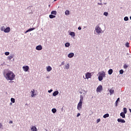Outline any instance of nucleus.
I'll return each mask as SVG.
<instances>
[{"label": "nucleus", "instance_id": "nucleus-1", "mask_svg": "<svg viewBox=\"0 0 131 131\" xmlns=\"http://www.w3.org/2000/svg\"><path fill=\"white\" fill-rule=\"evenodd\" d=\"M3 74L7 80H14L15 77H16V75H15V74L12 71L4 72Z\"/></svg>", "mask_w": 131, "mask_h": 131}, {"label": "nucleus", "instance_id": "nucleus-2", "mask_svg": "<svg viewBox=\"0 0 131 131\" xmlns=\"http://www.w3.org/2000/svg\"><path fill=\"white\" fill-rule=\"evenodd\" d=\"M98 80L102 81L103 77H106V74L105 72L102 71L99 73Z\"/></svg>", "mask_w": 131, "mask_h": 131}, {"label": "nucleus", "instance_id": "nucleus-3", "mask_svg": "<svg viewBox=\"0 0 131 131\" xmlns=\"http://www.w3.org/2000/svg\"><path fill=\"white\" fill-rule=\"evenodd\" d=\"M82 107V99H80L77 105L78 110H80Z\"/></svg>", "mask_w": 131, "mask_h": 131}, {"label": "nucleus", "instance_id": "nucleus-4", "mask_svg": "<svg viewBox=\"0 0 131 131\" xmlns=\"http://www.w3.org/2000/svg\"><path fill=\"white\" fill-rule=\"evenodd\" d=\"M102 91H103V86L101 85H100L97 87L96 92H97V93H100V92H102Z\"/></svg>", "mask_w": 131, "mask_h": 131}, {"label": "nucleus", "instance_id": "nucleus-5", "mask_svg": "<svg viewBox=\"0 0 131 131\" xmlns=\"http://www.w3.org/2000/svg\"><path fill=\"white\" fill-rule=\"evenodd\" d=\"M95 30H96L97 33H98V34L101 33V32L102 31V29H101V28H100V27H99V26H96V27L95 28Z\"/></svg>", "mask_w": 131, "mask_h": 131}, {"label": "nucleus", "instance_id": "nucleus-6", "mask_svg": "<svg viewBox=\"0 0 131 131\" xmlns=\"http://www.w3.org/2000/svg\"><path fill=\"white\" fill-rule=\"evenodd\" d=\"M85 77L87 79H89V78H91V77H92V73L90 72H87L85 74Z\"/></svg>", "mask_w": 131, "mask_h": 131}, {"label": "nucleus", "instance_id": "nucleus-7", "mask_svg": "<svg viewBox=\"0 0 131 131\" xmlns=\"http://www.w3.org/2000/svg\"><path fill=\"white\" fill-rule=\"evenodd\" d=\"M23 69L24 71H25V72H27V71H28V70H29V67H28V66H24L23 67Z\"/></svg>", "mask_w": 131, "mask_h": 131}, {"label": "nucleus", "instance_id": "nucleus-8", "mask_svg": "<svg viewBox=\"0 0 131 131\" xmlns=\"http://www.w3.org/2000/svg\"><path fill=\"white\" fill-rule=\"evenodd\" d=\"M10 31H11V28H10V27H7L5 29V30H4V32L5 33H9V32H10Z\"/></svg>", "mask_w": 131, "mask_h": 131}, {"label": "nucleus", "instance_id": "nucleus-9", "mask_svg": "<svg viewBox=\"0 0 131 131\" xmlns=\"http://www.w3.org/2000/svg\"><path fill=\"white\" fill-rule=\"evenodd\" d=\"M36 50L37 51H41V50H42V47L41 45H38L36 47Z\"/></svg>", "mask_w": 131, "mask_h": 131}, {"label": "nucleus", "instance_id": "nucleus-10", "mask_svg": "<svg viewBox=\"0 0 131 131\" xmlns=\"http://www.w3.org/2000/svg\"><path fill=\"white\" fill-rule=\"evenodd\" d=\"M117 121L119 122H121V123H125V120L122 119H118Z\"/></svg>", "mask_w": 131, "mask_h": 131}, {"label": "nucleus", "instance_id": "nucleus-11", "mask_svg": "<svg viewBox=\"0 0 131 131\" xmlns=\"http://www.w3.org/2000/svg\"><path fill=\"white\" fill-rule=\"evenodd\" d=\"M31 131H37V128H36V127L33 126L31 127Z\"/></svg>", "mask_w": 131, "mask_h": 131}, {"label": "nucleus", "instance_id": "nucleus-12", "mask_svg": "<svg viewBox=\"0 0 131 131\" xmlns=\"http://www.w3.org/2000/svg\"><path fill=\"white\" fill-rule=\"evenodd\" d=\"M110 95H113V94H114V89H113V88H112L110 90Z\"/></svg>", "mask_w": 131, "mask_h": 131}, {"label": "nucleus", "instance_id": "nucleus-13", "mask_svg": "<svg viewBox=\"0 0 131 131\" xmlns=\"http://www.w3.org/2000/svg\"><path fill=\"white\" fill-rule=\"evenodd\" d=\"M14 58V55H11L8 56L7 58L8 60H12Z\"/></svg>", "mask_w": 131, "mask_h": 131}, {"label": "nucleus", "instance_id": "nucleus-14", "mask_svg": "<svg viewBox=\"0 0 131 131\" xmlns=\"http://www.w3.org/2000/svg\"><path fill=\"white\" fill-rule=\"evenodd\" d=\"M120 116H121L122 118H125V114L123 112H122L120 113Z\"/></svg>", "mask_w": 131, "mask_h": 131}, {"label": "nucleus", "instance_id": "nucleus-15", "mask_svg": "<svg viewBox=\"0 0 131 131\" xmlns=\"http://www.w3.org/2000/svg\"><path fill=\"white\" fill-rule=\"evenodd\" d=\"M34 29H35L34 28L29 29L28 30L26 31V33H27V32H29L30 31H32V30H34Z\"/></svg>", "mask_w": 131, "mask_h": 131}, {"label": "nucleus", "instance_id": "nucleus-16", "mask_svg": "<svg viewBox=\"0 0 131 131\" xmlns=\"http://www.w3.org/2000/svg\"><path fill=\"white\" fill-rule=\"evenodd\" d=\"M47 70L48 72H50V71H51V70H52V67H51V66H48L47 68Z\"/></svg>", "mask_w": 131, "mask_h": 131}, {"label": "nucleus", "instance_id": "nucleus-17", "mask_svg": "<svg viewBox=\"0 0 131 131\" xmlns=\"http://www.w3.org/2000/svg\"><path fill=\"white\" fill-rule=\"evenodd\" d=\"M74 56V53H70L68 55L69 58H72V57H73Z\"/></svg>", "mask_w": 131, "mask_h": 131}, {"label": "nucleus", "instance_id": "nucleus-18", "mask_svg": "<svg viewBox=\"0 0 131 131\" xmlns=\"http://www.w3.org/2000/svg\"><path fill=\"white\" fill-rule=\"evenodd\" d=\"M108 73L110 75H111V74H112V73H113V70L112 69H110L108 71Z\"/></svg>", "mask_w": 131, "mask_h": 131}, {"label": "nucleus", "instance_id": "nucleus-19", "mask_svg": "<svg viewBox=\"0 0 131 131\" xmlns=\"http://www.w3.org/2000/svg\"><path fill=\"white\" fill-rule=\"evenodd\" d=\"M59 94V91H55L53 93V96L55 97V96H57Z\"/></svg>", "mask_w": 131, "mask_h": 131}, {"label": "nucleus", "instance_id": "nucleus-20", "mask_svg": "<svg viewBox=\"0 0 131 131\" xmlns=\"http://www.w3.org/2000/svg\"><path fill=\"white\" fill-rule=\"evenodd\" d=\"M70 35L73 36V37H74V36H75V33L74 32H71L70 34Z\"/></svg>", "mask_w": 131, "mask_h": 131}, {"label": "nucleus", "instance_id": "nucleus-21", "mask_svg": "<svg viewBox=\"0 0 131 131\" xmlns=\"http://www.w3.org/2000/svg\"><path fill=\"white\" fill-rule=\"evenodd\" d=\"M49 18H50V19H53L54 18H56V16L53 15V14H50L49 15Z\"/></svg>", "mask_w": 131, "mask_h": 131}, {"label": "nucleus", "instance_id": "nucleus-22", "mask_svg": "<svg viewBox=\"0 0 131 131\" xmlns=\"http://www.w3.org/2000/svg\"><path fill=\"white\" fill-rule=\"evenodd\" d=\"M123 111L124 112L123 113H124L125 114H126V113H127V109H126V107L123 108Z\"/></svg>", "mask_w": 131, "mask_h": 131}, {"label": "nucleus", "instance_id": "nucleus-23", "mask_svg": "<svg viewBox=\"0 0 131 131\" xmlns=\"http://www.w3.org/2000/svg\"><path fill=\"white\" fill-rule=\"evenodd\" d=\"M65 14L66 15H68L69 14H70V11H69V10H66L65 11Z\"/></svg>", "mask_w": 131, "mask_h": 131}, {"label": "nucleus", "instance_id": "nucleus-24", "mask_svg": "<svg viewBox=\"0 0 131 131\" xmlns=\"http://www.w3.org/2000/svg\"><path fill=\"white\" fill-rule=\"evenodd\" d=\"M107 117H109V114H106L103 116V118H107Z\"/></svg>", "mask_w": 131, "mask_h": 131}, {"label": "nucleus", "instance_id": "nucleus-25", "mask_svg": "<svg viewBox=\"0 0 131 131\" xmlns=\"http://www.w3.org/2000/svg\"><path fill=\"white\" fill-rule=\"evenodd\" d=\"M51 14H52V15H57V11H52L51 12Z\"/></svg>", "mask_w": 131, "mask_h": 131}, {"label": "nucleus", "instance_id": "nucleus-26", "mask_svg": "<svg viewBox=\"0 0 131 131\" xmlns=\"http://www.w3.org/2000/svg\"><path fill=\"white\" fill-rule=\"evenodd\" d=\"M5 29H6V28H5V26H2L1 27V31H2L5 32Z\"/></svg>", "mask_w": 131, "mask_h": 131}, {"label": "nucleus", "instance_id": "nucleus-27", "mask_svg": "<svg viewBox=\"0 0 131 131\" xmlns=\"http://www.w3.org/2000/svg\"><path fill=\"white\" fill-rule=\"evenodd\" d=\"M52 112L53 113H56L57 112V110L56 108H53L52 110Z\"/></svg>", "mask_w": 131, "mask_h": 131}, {"label": "nucleus", "instance_id": "nucleus-28", "mask_svg": "<svg viewBox=\"0 0 131 131\" xmlns=\"http://www.w3.org/2000/svg\"><path fill=\"white\" fill-rule=\"evenodd\" d=\"M119 102V99H117L116 102H115L116 107H117V104Z\"/></svg>", "mask_w": 131, "mask_h": 131}, {"label": "nucleus", "instance_id": "nucleus-29", "mask_svg": "<svg viewBox=\"0 0 131 131\" xmlns=\"http://www.w3.org/2000/svg\"><path fill=\"white\" fill-rule=\"evenodd\" d=\"M70 43H65V47H66L67 48H68V47H70Z\"/></svg>", "mask_w": 131, "mask_h": 131}, {"label": "nucleus", "instance_id": "nucleus-30", "mask_svg": "<svg viewBox=\"0 0 131 131\" xmlns=\"http://www.w3.org/2000/svg\"><path fill=\"white\" fill-rule=\"evenodd\" d=\"M124 21H128V17L125 16V17L124 18Z\"/></svg>", "mask_w": 131, "mask_h": 131}, {"label": "nucleus", "instance_id": "nucleus-31", "mask_svg": "<svg viewBox=\"0 0 131 131\" xmlns=\"http://www.w3.org/2000/svg\"><path fill=\"white\" fill-rule=\"evenodd\" d=\"M31 93H32V97H34V90H33V91H31Z\"/></svg>", "mask_w": 131, "mask_h": 131}, {"label": "nucleus", "instance_id": "nucleus-32", "mask_svg": "<svg viewBox=\"0 0 131 131\" xmlns=\"http://www.w3.org/2000/svg\"><path fill=\"white\" fill-rule=\"evenodd\" d=\"M125 46L127 47V48H129V43L128 42H126L125 43Z\"/></svg>", "mask_w": 131, "mask_h": 131}, {"label": "nucleus", "instance_id": "nucleus-33", "mask_svg": "<svg viewBox=\"0 0 131 131\" xmlns=\"http://www.w3.org/2000/svg\"><path fill=\"white\" fill-rule=\"evenodd\" d=\"M119 72H120V74H123V72H124L123 70H120Z\"/></svg>", "mask_w": 131, "mask_h": 131}, {"label": "nucleus", "instance_id": "nucleus-34", "mask_svg": "<svg viewBox=\"0 0 131 131\" xmlns=\"http://www.w3.org/2000/svg\"><path fill=\"white\" fill-rule=\"evenodd\" d=\"M5 54L6 56H9V55H10V52H5Z\"/></svg>", "mask_w": 131, "mask_h": 131}, {"label": "nucleus", "instance_id": "nucleus-35", "mask_svg": "<svg viewBox=\"0 0 131 131\" xmlns=\"http://www.w3.org/2000/svg\"><path fill=\"white\" fill-rule=\"evenodd\" d=\"M69 67H70L69 64H68L67 66H66V69H69Z\"/></svg>", "mask_w": 131, "mask_h": 131}, {"label": "nucleus", "instance_id": "nucleus-36", "mask_svg": "<svg viewBox=\"0 0 131 131\" xmlns=\"http://www.w3.org/2000/svg\"><path fill=\"white\" fill-rule=\"evenodd\" d=\"M128 67V66L127 65H126V64L124 65V69H126Z\"/></svg>", "mask_w": 131, "mask_h": 131}, {"label": "nucleus", "instance_id": "nucleus-37", "mask_svg": "<svg viewBox=\"0 0 131 131\" xmlns=\"http://www.w3.org/2000/svg\"><path fill=\"white\" fill-rule=\"evenodd\" d=\"M101 121V119H98L96 121L97 123H99Z\"/></svg>", "mask_w": 131, "mask_h": 131}, {"label": "nucleus", "instance_id": "nucleus-38", "mask_svg": "<svg viewBox=\"0 0 131 131\" xmlns=\"http://www.w3.org/2000/svg\"><path fill=\"white\" fill-rule=\"evenodd\" d=\"M11 101L12 103H15V99H11Z\"/></svg>", "mask_w": 131, "mask_h": 131}, {"label": "nucleus", "instance_id": "nucleus-39", "mask_svg": "<svg viewBox=\"0 0 131 131\" xmlns=\"http://www.w3.org/2000/svg\"><path fill=\"white\" fill-rule=\"evenodd\" d=\"M103 15L104 16H108V12H104Z\"/></svg>", "mask_w": 131, "mask_h": 131}, {"label": "nucleus", "instance_id": "nucleus-40", "mask_svg": "<svg viewBox=\"0 0 131 131\" xmlns=\"http://www.w3.org/2000/svg\"><path fill=\"white\" fill-rule=\"evenodd\" d=\"M79 116H80V113H78L77 115V117H79Z\"/></svg>", "mask_w": 131, "mask_h": 131}, {"label": "nucleus", "instance_id": "nucleus-41", "mask_svg": "<svg viewBox=\"0 0 131 131\" xmlns=\"http://www.w3.org/2000/svg\"><path fill=\"white\" fill-rule=\"evenodd\" d=\"M53 92V90H50L48 91V93H52Z\"/></svg>", "mask_w": 131, "mask_h": 131}, {"label": "nucleus", "instance_id": "nucleus-42", "mask_svg": "<svg viewBox=\"0 0 131 131\" xmlns=\"http://www.w3.org/2000/svg\"><path fill=\"white\" fill-rule=\"evenodd\" d=\"M78 29L79 30H81V27H79L78 28Z\"/></svg>", "mask_w": 131, "mask_h": 131}, {"label": "nucleus", "instance_id": "nucleus-43", "mask_svg": "<svg viewBox=\"0 0 131 131\" xmlns=\"http://www.w3.org/2000/svg\"><path fill=\"white\" fill-rule=\"evenodd\" d=\"M3 125L0 123V128H2Z\"/></svg>", "mask_w": 131, "mask_h": 131}, {"label": "nucleus", "instance_id": "nucleus-44", "mask_svg": "<svg viewBox=\"0 0 131 131\" xmlns=\"http://www.w3.org/2000/svg\"><path fill=\"white\" fill-rule=\"evenodd\" d=\"M64 62H61V65H64Z\"/></svg>", "mask_w": 131, "mask_h": 131}, {"label": "nucleus", "instance_id": "nucleus-45", "mask_svg": "<svg viewBox=\"0 0 131 131\" xmlns=\"http://www.w3.org/2000/svg\"><path fill=\"white\" fill-rule=\"evenodd\" d=\"M10 123H13V121H10Z\"/></svg>", "mask_w": 131, "mask_h": 131}, {"label": "nucleus", "instance_id": "nucleus-46", "mask_svg": "<svg viewBox=\"0 0 131 131\" xmlns=\"http://www.w3.org/2000/svg\"><path fill=\"white\" fill-rule=\"evenodd\" d=\"M98 5H100V6H101V5H102V3H98Z\"/></svg>", "mask_w": 131, "mask_h": 131}, {"label": "nucleus", "instance_id": "nucleus-47", "mask_svg": "<svg viewBox=\"0 0 131 131\" xmlns=\"http://www.w3.org/2000/svg\"><path fill=\"white\" fill-rule=\"evenodd\" d=\"M129 111H130V113H131V109L129 108Z\"/></svg>", "mask_w": 131, "mask_h": 131}, {"label": "nucleus", "instance_id": "nucleus-48", "mask_svg": "<svg viewBox=\"0 0 131 131\" xmlns=\"http://www.w3.org/2000/svg\"><path fill=\"white\" fill-rule=\"evenodd\" d=\"M81 99H83V97L81 96Z\"/></svg>", "mask_w": 131, "mask_h": 131}, {"label": "nucleus", "instance_id": "nucleus-49", "mask_svg": "<svg viewBox=\"0 0 131 131\" xmlns=\"http://www.w3.org/2000/svg\"><path fill=\"white\" fill-rule=\"evenodd\" d=\"M10 105H12V102L10 103Z\"/></svg>", "mask_w": 131, "mask_h": 131}, {"label": "nucleus", "instance_id": "nucleus-50", "mask_svg": "<svg viewBox=\"0 0 131 131\" xmlns=\"http://www.w3.org/2000/svg\"><path fill=\"white\" fill-rule=\"evenodd\" d=\"M57 0H54V2H56Z\"/></svg>", "mask_w": 131, "mask_h": 131}, {"label": "nucleus", "instance_id": "nucleus-51", "mask_svg": "<svg viewBox=\"0 0 131 131\" xmlns=\"http://www.w3.org/2000/svg\"><path fill=\"white\" fill-rule=\"evenodd\" d=\"M130 20H131V16L130 17Z\"/></svg>", "mask_w": 131, "mask_h": 131}, {"label": "nucleus", "instance_id": "nucleus-52", "mask_svg": "<svg viewBox=\"0 0 131 131\" xmlns=\"http://www.w3.org/2000/svg\"><path fill=\"white\" fill-rule=\"evenodd\" d=\"M11 99H14V98H11Z\"/></svg>", "mask_w": 131, "mask_h": 131}, {"label": "nucleus", "instance_id": "nucleus-53", "mask_svg": "<svg viewBox=\"0 0 131 131\" xmlns=\"http://www.w3.org/2000/svg\"><path fill=\"white\" fill-rule=\"evenodd\" d=\"M118 99H119V98H118Z\"/></svg>", "mask_w": 131, "mask_h": 131}]
</instances>
